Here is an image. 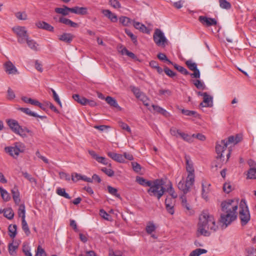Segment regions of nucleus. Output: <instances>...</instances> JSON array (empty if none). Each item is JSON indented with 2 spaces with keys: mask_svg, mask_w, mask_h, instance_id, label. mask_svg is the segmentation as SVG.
<instances>
[{
  "mask_svg": "<svg viewBox=\"0 0 256 256\" xmlns=\"http://www.w3.org/2000/svg\"><path fill=\"white\" fill-rule=\"evenodd\" d=\"M218 226L216 224L214 216L207 210L203 211L199 216L197 232L205 236H210L211 232L216 231Z\"/></svg>",
  "mask_w": 256,
  "mask_h": 256,
  "instance_id": "1",
  "label": "nucleus"
},
{
  "mask_svg": "<svg viewBox=\"0 0 256 256\" xmlns=\"http://www.w3.org/2000/svg\"><path fill=\"white\" fill-rule=\"evenodd\" d=\"M164 185V182L162 179L152 180L147 192L150 196L156 197L158 200H160L166 190Z\"/></svg>",
  "mask_w": 256,
  "mask_h": 256,
  "instance_id": "2",
  "label": "nucleus"
},
{
  "mask_svg": "<svg viewBox=\"0 0 256 256\" xmlns=\"http://www.w3.org/2000/svg\"><path fill=\"white\" fill-rule=\"evenodd\" d=\"M242 136L238 135L230 136L228 140H223L217 142L216 146V151L218 154L216 158H221L222 157V152L230 144H236L241 141Z\"/></svg>",
  "mask_w": 256,
  "mask_h": 256,
  "instance_id": "3",
  "label": "nucleus"
},
{
  "mask_svg": "<svg viewBox=\"0 0 256 256\" xmlns=\"http://www.w3.org/2000/svg\"><path fill=\"white\" fill-rule=\"evenodd\" d=\"M239 218L242 226L246 225L250 220V215L245 200H242L240 204Z\"/></svg>",
  "mask_w": 256,
  "mask_h": 256,
  "instance_id": "4",
  "label": "nucleus"
},
{
  "mask_svg": "<svg viewBox=\"0 0 256 256\" xmlns=\"http://www.w3.org/2000/svg\"><path fill=\"white\" fill-rule=\"evenodd\" d=\"M195 180L194 173H188L186 181H180L178 184V187L180 190L182 191L184 194H187L190 192L191 188L194 185Z\"/></svg>",
  "mask_w": 256,
  "mask_h": 256,
  "instance_id": "5",
  "label": "nucleus"
},
{
  "mask_svg": "<svg viewBox=\"0 0 256 256\" xmlns=\"http://www.w3.org/2000/svg\"><path fill=\"white\" fill-rule=\"evenodd\" d=\"M239 199L228 200L221 204V209L223 212L237 214Z\"/></svg>",
  "mask_w": 256,
  "mask_h": 256,
  "instance_id": "6",
  "label": "nucleus"
},
{
  "mask_svg": "<svg viewBox=\"0 0 256 256\" xmlns=\"http://www.w3.org/2000/svg\"><path fill=\"white\" fill-rule=\"evenodd\" d=\"M12 30L16 35L18 42L20 44H24V40L29 36L26 27L16 26Z\"/></svg>",
  "mask_w": 256,
  "mask_h": 256,
  "instance_id": "7",
  "label": "nucleus"
},
{
  "mask_svg": "<svg viewBox=\"0 0 256 256\" xmlns=\"http://www.w3.org/2000/svg\"><path fill=\"white\" fill-rule=\"evenodd\" d=\"M4 150L11 156L16 158L18 156L20 153L24 152V146L23 144H20L18 145H16L14 146H6L4 148Z\"/></svg>",
  "mask_w": 256,
  "mask_h": 256,
  "instance_id": "8",
  "label": "nucleus"
},
{
  "mask_svg": "<svg viewBox=\"0 0 256 256\" xmlns=\"http://www.w3.org/2000/svg\"><path fill=\"white\" fill-rule=\"evenodd\" d=\"M154 40L158 46L164 47L167 40L165 37L164 34L160 29H156L153 35Z\"/></svg>",
  "mask_w": 256,
  "mask_h": 256,
  "instance_id": "9",
  "label": "nucleus"
},
{
  "mask_svg": "<svg viewBox=\"0 0 256 256\" xmlns=\"http://www.w3.org/2000/svg\"><path fill=\"white\" fill-rule=\"evenodd\" d=\"M237 217V214L234 213L223 212L221 214L220 222L224 226V228L230 224L232 222L234 221Z\"/></svg>",
  "mask_w": 256,
  "mask_h": 256,
  "instance_id": "10",
  "label": "nucleus"
},
{
  "mask_svg": "<svg viewBox=\"0 0 256 256\" xmlns=\"http://www.w3.org/2000/svg\"><path fill=\"white\" fill-rule=\"evenodd\" d=\"M186 64L188 68L194 72L190 74L192 78H200V72L197 68V64L194 62L192 60H188L186 62Z\"/></svg>",
  "mask_w": 256,
  "mask_h": 256,
  "instance_id": "11",
  "label": "nucleus"
},
{
  "mask_svg": "<svg viewBox=\"0 0 256 256\" xmlns=\"http://www.w3.org/2000/svg\"><path fill=\"white\" fill-rule=\"evenodd\" d=\"M198 20L202 24L206 26H214L217 24L215 18H208L206 16H200L198 17Z\"/></svg>",
  "mask_w": 256,
  "mask_h": 256,
  "instance_id": "12",
  "label": "nucleus"
},
{
  "mask_svg": "<svg viewBox=\"0 0 256 256\" xmlns=\"http://www.w3.org/2000/svg\"><path fill=\"white\" fill-rule=\"evenodd\" d=\"M7 124L12 130L17 134H19L21 126H20L18 121L14 119L8 120Z\"/></svg>",
  "mask_w": 256,
  "mask_h": 256,
  "instance_id": "13",
  "label": "nucleus"
},
{
  "mask_svg": "<svg viewBox=\"0 0 256 256\" xmlns=\"http://www.w3.org/2000/svg\"><path fill=\"white\" fill-rule=\"evenodd\" d=\"M5 72L8 74H16L18 73L16 67L10 61H7L4 64Z\"/></svg>",
  "mask_w": 256,
  "mask_h": 256,
  "instance_id": "14",
  "label": "nucleus"
},
{
  "mask_svg": "<svg viewBox=\"0 0 256 256\" xmlns=\"http://www.w3.org/2000/svg\"><path fill=\"white\" fill-rule=\"evenodd\" d=\"M25 43H26L28 46L34 52H38L40 50L39 44L29 36L24 40V44Z\"/></svg>",
  "mask_w": 256,
  "mask_h": 256,
  "instance_id": "15",
  "label": "nucleus"
},
{
  "mask_svg": "<svg viewBox=\"0 0 256 256\" xmlns=\"http://www.w3.org/2000/svg\"><path fill=\"white\" fill-rule=\"evenodd\" d=\"M88 153L92 156V157L95 159L98 162L101 163L104 165H108L109 166H111V164L108 162L106 158L99 156L94 150H88Z\"/></svg>",
  "mask_w": 256,
  "mask_h": 256,
  "instance_id": "16",
  "label": "nucleus"
},
{
  "mask_svg": "<svg viewBox=\"0 0 256 256\" xmlns=\"http://www.w3.org/2000/svg\"><path fill=\"white\" fill-rule=\"evenodd\" d=\"M200 106L205 108H212L213 106V98L208 94H204L203 101L200 104Z\"/></svg>",
  "mask_w": 256,
  "mask_h": 256,
  "instance_id": "17",
  "label": "nucleus"
},
{
  "mask_svg": "<svg viewBox=\"0 0 256 256\" xmlns=\"http://www.w3.org/2000/svg\"><path fill=\"white\" fill-rule=\"evenodd\" d=\"M174 200L172 198H167L165 200L166 210L170 214H173L174 212Z\"/></svg>",
  "mask_w": 256,
  "mask_h": 256,
  "instance_id": "18",
  "label": "nucleus"
},
{
  "mask_svg": "<svg viewBox=\"0 0 256 256\" xmlns=\"http://www.w3.org/2000/svg\"><path fill=\"white\" fill-rule=\"evenodd\" d=\"M107 154L110 158L117 162L124 163L125 161L124 158L121 154L108 152H107Z\"/></svg>",
  "mask_w": 256,
  "mask_h": 256,
  "instance_id": "19",
  "label": "nucleus"
},
{
  "mask_svg": "<svg viewBox=\"0 0 256 256\" xmlns=\"http://www.w3.org/2000/svg\"><path fill=\"white\" fill-rule=\"evenodd\" d=\"M36 26L39 28L44 29L50 32H53L54 30V28L52 26L43 21H39L36 22Z\"/></svg>",
  "mask_w": 256,
  "mask_h": 256,
  "instance_id": "20",
  "label": "nucleus"
},
{
  "mask_svg": "<svg viewBox=\"0 0 256 256\" xmlns=\"http://www.w3.org/2000/svg\"><path fill=\"white\" fill-rule=\"evenodd\" d=\"M18 110L30 116L39 118L42 120H43L46 118V116H44L38 115L37 114L31 111L28 108H18Z\"/></svg>",
  "mask_w": 256,
  "mask_h": 256,
  "instance_id": "21",
  "label": "nucleus"
},
{
  "mask_svg": "<svg viewBox=\"0 0 256 256\" xmlns=\"http://www.w3.org/2000/svg\"><path fill=\"white\" fill-rule=\"evenodd\" d=\"M74 36L70 33H64L60 36L59 40L68 44H70L74 38Z\"/></svg>",
  "mask_w": 256,
  "mask_h": 256,
  "instance_id": "22",
  "label": "nucleus"
},
{
  "mask_svg": "<svg viewBox=\"0 0 256 256\" xmlns=\"http://www.w3.org/2000/svg\"><path fill=\"white\" fill-rule=\"evenodd\" d=\"M185 160L186 162V170L188 173H194L193 163L190 160V157L189 156H186Z\"/></svg>",
  "mask_w": 256,
  "mask_h": 256,
  "instance_id": "23",
  "label": "nucleus"
},
{
  "mask_svg": "<svg viewBox=\"0 0 256 256\" xmlns=\"http://www.w3.org/2000/svg\"><path fill=\"white\" fill-rule=\"evenodd\" d=\"M71 8V12L81 15H84L87 14V8L85 7L75 6Z\"/></svg>",
  "mask_w": 256,
  "mask_h": 256,
  "instance_id": "24",
  "label": "nucleus"
},
{
  "mask_svg": "<svg viewBox=\"0 0 256 256\" xmlns=\"http://www.w3.org/2000/svg\"><path fill=\"white\" fill-rule=\"evenodd\" d=\"M106 102L111 106L116 108L120 110L122 108L118 106L116 100L111 96H108L105 98Z\"/></svg>",
  "mask_w": 256,
  "mask_h": 256,
  "instance_id": "25",
  "label": "nucleus"
},
{
  "mask_svg": "<svg viewBox=\"0 0 256 256\" xmlns=\"http://www.w3.org/2000/svg\"><path fill=\"white\" fill-rule=\"evenodd\" d=\"M55 12L62 14L63 16H67L69 12L71 11V8L66 6H64L62 8H55Z\"/></svg>",
  "mask_w": 256,
  "mask_h": 256,
  "instance_id": "26",
  "label": "nucleus"
},
{
  "mask_svg": "<svg viewBox=\"0 0 256 256\" xmlns=\"http://www.w3.org/2000/svg\"><path fill=\"white\" fill-rule=\"evenodd\" d=\"M136 182L141 186L150 187L152 180H148L142 177L138 176L136 178Z\"/></svg>",
  "mask_w": 256,
  "mask_h": 256,
  "instance_id": "27",
  "label": "nucleus"
},
{
  "mask_svg": "<svg viewBox=\"0 0 256 256\" xmlns=\"http://www.w3.org/2000/svg\"><path fill=\"white\" fill-rule=\"evenodd\" d=\"M102 13L110 19L112 22H116L118 20L117 16L114 14L112 13L110 10H104Z\"/></svg>",
  "mask_w": 256,
  "mask_h": 256,
  "instance_id": "28",
  "label": "nucleus"
},
{
  "mask_svg": "<svg viewBox=\"0 0 256 256\" xmlns=\"http://www.w3.org/2000/svg\"><path fill=\"white\" fill-rule=\"evenodd\" d=\"M72 98L74 100L80 104L82 105H86L87 104L88 100L84 97L80 96L78 94H74L72 96Z\"/></svg>",
  "mask_w": 256,
  "mask_h": 256,
  "instance_id": "29",
  "label": "nucleus"
},
{
  "mask_svg": "<svg viewBox=\"0 0 256 256\" xmlns=\"http://www.w3.org/2000/svg\"><path fill=\"white\" fill-rule=\"evenodd\" d=\"M12 194L15 203L16 204H18L20 200V193L16 187H14L12 190Z\"/></svg>",
  "mask_w": 256,
  "mask_h": 256,
  "instance_id": "30",
  "label": "nucleus"
},
{
  "mask_svg": "<svg viewBox=\"0 0 256 256\" xmlns=\"http://www.w3.org/2000/svg\"><path fill=\"white\" fill-rule=\"evenodd\" d=\"M133 25L136 29L140 30V32H148V28L144 24H142L139 22H134Z\"/></svg>",
  "mask_w": 256,
  "mask_h": 256,
  "instance_id": "31",
  "label": "nucleus"
},
{
  "mask_svg": "<svg viewBox=\"0 0 256 256\" xmlns=\"http://www.w3.org/2000/svg\"><path fill=\"white\" fill-rule=\"evenodd\" d=\"M180 110L182 114L187 116H192L194 118H199L200 116V115L194 110H190L184 109H181Z\"/></svg>",
  "mask_w": 256,
  "mask_h": 256,
  "instance_id": "32",
  "label": "nucleus"
},
{
  "mask_svg": "<svg viewBox=\"0 0 256 256\" xmlns=\"http://www.w3.org/2000/svg\"><path fill=\"white\" fill-rule=\"evenodd\" d=\"M174 68L178 70L179 72L184 75H188L190 74L189 72L187 70L182 66H178V64L172 62V64Z\"/></svg>",
  "mask_w": 256,
  "mask_h": 256,
  "instance_id": "33",
  "label": "nucleus"
},
{
  "mask_svg": "<svg viewBox=\"0 0 256 256\" xmlns=\"http://www.w3.org/2000/svg\"><path fill=\"white\" fill-rule=\"evenodd\" d=\"M3 212L4 216L8 220H11L14 218V213L11 208L4 209Z\"/></svg>",
  "mask_w": 256,
  "mask_h": 256,
  "instance_id": "34",
  "label": "nucleus"
},
{
  "mask_svg": "<svg viewBox=\"0 0 256 256\" xmlns=\"http://www.w3.org/2000/svg\"><path fill=\"white\" fill-rule=\"evenodd\" d=\"M0 192L1 196L5 202H8L10 200V196L8 192L4 189L2 187H0Z\"/></svg>",
  "mask_w": 256,
  "mask_h": 256,
  "instance_id": "35",
  "label": "nucleus"
},
{
  "mask_svg": "<svg viewBox=\"0 0 256 256\" xmlns=\"http://www.w3.org/2000/svg\"><path fill=\"white\" fill-rule=\"evenodd\" d=\"M210 184H208L207 186H204V184H202V196L206 200L208 199V194L210 192L209 186Z\"/></svg>",
  "mask_w": 256,
  "mask_h": 256,
  "instance_id": "36",
  "label": "nucleus"
},
{
  "mask_svg": "<svg viewBox=\"0 0 256 256\" xmlns=\"http://www.w3.org/2000/svg\"><path fill=\"white\" fill-rule=\"evenodd\" d=\"M156 230V226L152 222H149L146 228V232L148 234H152Z\"/></svg>",
  "mask_w": 256,
  "mask_h": 256,
  "instance_id": "37",
  "label": "nucleus"
},
{
  "mask_svg": "<svg viewBox=\"0 0 256 256\" xmlns=\"http://www.w3.org/2000/svg\"><path fill=\"white\" fill-rule=\"evenodd\" d=\"M152 107L154 111L158 113L161 114L164 116H166L167 114H168V112L166 110L164 109L163 108L160 107L158 106L152 104Z\"/></svg>",
  "mask_w": 256,
  "mask_h": 256,
  "instance_id": "38",
  "label": "nucleus"
},
{
  "mask_svg": "<svg viewBox=\"0 0 256 256\" xmlns=\"http://www.w3.org/2000/svg\"><path fill=\"white\" fill-rule=\"evenodd\" d=\"M17 226L16 224L10 225L8 227L9 236L12 238H14L16 234Z\"/></svg>",
  "mask_w": 256,
  "mask_h": 256,
  "instance_id": "39",
  "label": "nucleus"
},
{
  "mask_svg": "<svg viewBox=\"0 0 256 256\" xmlns=\"http://www.w3.org/2000/svg\"><path fill=\"white\" fill-rule=\"evenodd\" d=\"M207 250L205 249L197 248L192 250L189 254V256H199L202 254L206 253Z\"/></svg>",
  "mask_w": 256,
  "mask_h": 256,
  "instance_id": "40",
  "label": "nucleus"
},
{
  "mask_svg": "<svg viewBox=\"0 0 256 256\" xmlns=\"http://www.w3.org/2000/svg\"><path fill=\"white\" fill-rule=\"evenodd\" d=\"M132 90L136 98H140L141 97H142L146 99V96H145L144 93L140 91L139 88L133 87Z\"/></svg>",
  "mask_w": 256,
  "mask_h": 256,
  "instance_id": "41",
  "label": "nucleus"
},
{
  "mask_svg": "<svg viewBox=\"0 0 256 256\" xmlns=\"http://www.w3.org/2000/svg\"><path fill=\"white\" fill-rule=\"evenodd\" d=\"M18 248L17 245H14L13 243L9 244L8 246V252L11 256H16V250Z\"/></svg>",
  "mask_w": 256,
  "mask_h": 256,
  "instance_id": "42",
  "label": "nucleus"
},
{
  "mask_svg": "<svg viewBox=\"0 0 256 256\" xmlns=\"http://www.w3.org/2000/svg\"><path fill=\"white\" fill-rule=\"evenodd\" d=\"M56 193L58 195L63 196L67 199H70L71 197L65 191L64 188H58L56 190Z\"/></svg>",
  "mask_w": 256,
  "mask_h": 256,
  "instance_id": "43",
  "label": "nucleus"
},
{
  "mask_svg": "<svg viewBox=\"0 0 256 256\" xmlns=\"http://www.w3.org/2000/svg\"><path fill=\"white\" fill-rule=\"evenodd\" d=\"M22 100L25 103L30 104L32 105L36 106L38 104V100L31 98H28L26 96H22L21 98Z\"/></svg>",
  "mask_w": 256,
  "mask_h": 256,
  "instance_id": "44",
  "label": "nucleus"
},
{
  "mask_svg": "<svg viewBox=\"0 0 256 256\" xmlns=\"http://www.w3.org/2000/svg\"><path fill=\"white\" fill-rule=\"evenodd\" d=\"M167 191L172 196V199L176 198L178 197V194L175 192L174 190L172 187V185L170 182H169V185L167 188Z\"/></svg>",
  "mask_w": 256,
  "mask_h": 256,
  "instance_id": "45",
  "label": "nucleus"
},
{
  "mask_svg": "<svg viewBox=\"0 0 256 256\" xmlns=\"http://www.w3.org/2000/svg\"><path fill=\"white\" fill-rule=\"evenodd\" d=\"M108 192L112 195L118 198H120V196L118 193V190L116 188L108 186Z\"/></svg>",
  "mask_w": 256,
  "mask_h": 256,
  "instance_id": "46",
  "label": "nucleus"
},
{
  "mask_svg": "<svg viewBox=\"0 0 256 256\" xmlns=\"http://www.w3.org/2000/svg\"><path fill=\"white\" fill-rule=\"evenodd\" d=\"M26 210H25V206L24 205L22 204H20L19 206L18 210V214L20 217L22 218V220H25V216Z\"/></svg>",
  "mask_w": 256,
  "mask_h": 256,
  "instance_id": "47",
  "label": "nucleus"
},
{
  "mask_svg": "<svg viewBox=\"0 0 256 256\" xmlns=\"http://www.w3.org/2000/svg\"><path fill=\"white\" fill-rule=\"evenodd\" d=\"M219 3L220 8H222L228 10L231 8L230 4L226 0H219Z\"/></svg>",
  "mask_w": 256,
  "mask_h": 256,
  "instance_id": "48",
  "label": "nucleus"
},
{
  "mask_svg": "<svg viewBox=\"0 0 256 256\" xmlns=\"http://www.w3.org/2000/svg\"><path fill=\"white\" fill-rule=\"evenodd\" d=\"M194 85L197 88L204 90L206 88V86L204 82H202L200 80H196L193 81Z\"/></svg>",
  "mask_w": 256,
  "mask_h": 256,
  "instance_id": "49",
  "label": "nucleus"
},
{
  "mask_svg": "<svg viewBox=\"0 0 256 256\" xmlns=\"http://www.w3.org/2000/svg\"><path fill=\"white\" fill-rule=\"evenodd\" d=\"M22 228L26 236H29L30 232L26 220H22Z\"/></svg>",
  "mask_w": 256,
  "mask_h": 256,
  "instance_id": "50",
  "label": "nucleus"
},
{
  "mask_svg": "<svg viewBox=\"0 0 256 256\" xmlns=\"http://www.w3.org/2000/svg\"><path fill=\"white\" fill-rule=\"evenodd\" d=\"M125 32L126 34L132 40L134 44H137V37L135 35H134L132 32L128 29H126L125 30Z\"/></svg>",
  "mask_w": 256,
  "mask_h": 256,
  "instance_id": "51",
  "label": "nucleus"
},
{
  "mask_svg": "<svg viewBox=\"0 0 256 256\" xmlns=\"http://www.w3.org/2000/svg\"><path fill=\"white\" fill-rule=\"evenodd\" d=\"M20 130L18 135L20 136L23 138L26 136V133L30 134L32 135V132L26 127H24V128L21 127V128Z\"/></svg>",
  "mask_w": 256,
  "mask_h": 256,
  "instance_id": "52",
  "label": "nucleus"
},
{
  "mask_svg": "<svg viewBox=\"0 0 256 256\" xmlns=\"http://www.w3.org/2000/svg\"><path fill=\"white\" fill-rule=\"evenodd\" d=\"M119 20L120 22L124 26H128L131 22L130 19L126 16H122Z\"/></svg>",
  "mask_w": 256,
  "mask_h": 256,
  "instance_id": "53",
  "label": "nucleus"
},
{
  "mask_svg": "<svg viewBox=\"0 0 256 256\" xmlns=\"http://www.w3.org/2000/svg\"><path fill=\"white\" fill-rule=\"evenodd\" d=\"M248 178L256 179V168H250L248 172Z\"/></svg>",
  "mask_w": 256,
  "mask_h": 256,
  "instance_id": "54",
  "label": "nucleus"
},
{
  "mask_svg": "<svg viewBox=\"0 0 256 256\" xmlns=\"http://www.w3.org/2000/svg\"><path fill=\"white\" fill-rule=\"evenodd\" d=\"M118 125L122 130H126L129 134L132 133L130 127L126 124L123 122L120 121L118 122Z\"/></svg>",
  "mask_w": 256,
  "mask_h": 256,
  "instance_id": "55",
  "label": "nucleus"
},
{
  "mask_svg": "<svg viewBox=\"0 0 256 256\" xmlns=\"http://www.w3.org/2000/svg\"><path fill=\"white\" fill-rule=\"evenodd\" d=\"M182 200V206L185 208L186 210H188L190 209L189 204L187 202L186 198L184 195H182L180 197Z\"/></svg>",
  "mask_w": 256,
  "mask_h": 256,
  "instance_id": "56",
  "label": "nucleus"
},
{
  "mask_svg": "<svg viewBox=\"0 0 256 256\" xmlns=\"http://www.w3.org/2000/svg\"><path fill=\"white\" fill-rule=\"evenodd\" d=\"M157 56L160 60L167 62L169 64H172V62L168 59L164 53H159Z\"/></svg>",
  "mask_w": 256,
  "mask_h": 256,
  "instance_id": "57",
  "label": "nucleus"
},
{
  "mask_svg": "<svg viewBox=\"0 0 256 256\" xmlns=\"http://www.w3.org/2000/svg\"><path fill=\"white\" fill-rule=\"evenodd\" d=\"M22 174L26 178L30 181V182H34L36 184V180L27 172H22Z\"/></svg>",
  "mask_w": 256,
  "mask_h": 256,
  "instance_id": "58",
  "label": "nucleus"
},
{
  "mask_svg": "<svg viewBox=\"0 0 256 256\" xmlns=\"http://www.w3.org/2000/svg\"><path fill=\"white\" fill-rule=\"evenodd\" d=\"M16 16L20 20H26L28 18L25 12H18L16 14Z\"/></svg>",
  "mask_w": 256,
  "mask_h": 256,
  "instance_id": "59",
  "label": "nucleus"
},
{
  "mask_svg": "<svg viewBox=\"0 0 256 256\" xmlns=\"http://www.w3.org/2000/svg\"><path fill=\"white\" fill-rule=\"evenodd\" d=\"M16 98V95L14 90L10 88H8L7 91V98L8 100H12Z\"/></svg>",
  "mask_w": 256,
  "mask_h": 256,
  "instance_id": "60",
  "label": "nucleus"
},
{
  "mask_svg": "<svg viewBox=\"0 0 256 256\" xmlns=\"http://www.w3.org/2000/svg\"><path fill=\"white\" fill-rule=\"evenodd\" d=\"M246 251L247 256H256V248L250 247L246 248Z\"/></svg>",
  "mask_w": 256,
  "mask_h": 256,
  "instance_id": "61",
  "label": "nucleus"
},
{
  "mask_svg": "<svg viewBox=\"0 0 256 256\" xmlns=\"http://www.w3.org/2000/svg\"><path fill=\"white\" fill-rule=\"evenodd\" d=\"M36 256H46L44 250L40 246H38L37 248Z\"/></svg>",
  "mask_w": 256,
  "mask_h": 256,
  "instance_id": "62",
  "label": "nucleus"
},
{
  "mask_svg": "<svg viewBox=\"0 0 256 256\" xmlns=\"http://www.w3.org/2000/svg\"><path fill=\"white\" fill-rule=\"evenodd\" d=\"M164 70L166 74L170 78H173L176 76V74L167 66L164 68Z\"/></svg>",
  "mask_w": 256,
  "mask_h": 256,
  "instance_id": "63",
  "label": "nucleus"
},
{
  "mask_svg": "<svg viewBox=\"0 0 256 256\" xmlns=\"http://www.w3.org/2000/svg\"><path fill=\"white\" fill-rule=\"evenodd\" d=\"M223 190L227 194L230 193L232 190V185L230 182H226L224 184Z\"/></svg>",
  "mask_w": 256,
  "mask_h": 256,
  "instance_id": "64",
  "label": "nucleus"
}]
</instances>
